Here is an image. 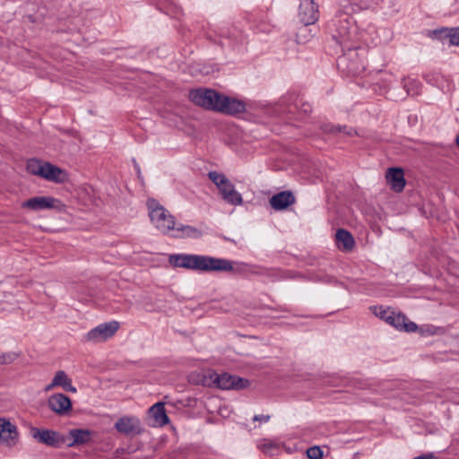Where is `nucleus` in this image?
I'll return each mask as SVG.
<instances>
[{"label": "nucleus", "mask_w": 459, "mask_h": 459, "mask_svg": "<svg viewBox=\"0 0 459 459\" xmlns=\"http://www.w3.org/2000/svg\"><path fill=\"white\" fill-rule=\"evenodd\" d=\"M169 262L176 267L199 272H230L233 270L231 261L206 255H170Z\"/></svg>", "instance_id": "1"}, {"label": "nucleus", "mask_w": 459, "mask_h": 459, "mask_svg": "<svg viewBox=\"0 0 459 459\" xmlns=\"http://www.w3.org/2000/svg\"><path fill=\"white\" fill-rule=\"evenodd\" d=\"M146 205L151 221L155 225L157 230L163 234L171 236L176 227L174 216L153 198H149Z\"/></svg>", "instance_id": "2"}, {"label": "nucleus", "mask_w": 459, "mask_h": 459, "mask_svg": "<svg viewBox=\"0 0 459 459\" xmlns=\"http://www.w3.org/2000/svg\"><path fill=\"white\" fill-rule=\"evenodd\" d=\"M204 378L206 385H210L212 384L222 390H240L246 388L249 384L248 380L229 373L218 374L216 372H209L204 376Z\"/></svg>", "instance_id": "3"}, {"label": "nucleus", "mask_w": 459, "mask_h": 459, "mask_svg": "<svg viewBox=\"0 0 459 459\" xmlns=\"http://www.w3.org/2000/svg\"><path fill=\"white\" fill-rule=\"evenodd\" d=\"M221 94L210 89H196L189 92V100L205 109L217 111Z\"/></svg>", "instance_id": "4"}, {"label": "nucleus", "mask_w": 459, "mask_h": 459, "mask_svg": "<svg viewBox=\"0 0 459 459\" xmlns=\"http://www.w3.org/2000/svg\"><path fill=\"white\" fill-rule=\"evenodd\" d=\"M21 207L30 211H41L55 209L64 211L65 205L58 199L51 196H35L22 203Z\"/></svg>", "instance_id": "5"}, {"label": "nucleus", "mask_w": 459, "mask_h": 459, "mask_svg": "<svg viewBox=\"0 0 459 459\" xmlns=\"http://www.w3.org/2000/svg\"><path fill=\"white\" fill-rule=\"evenodd\" d=\"M30 436L39 443L48 446L60 447L66 443V437L55 430L30 427Z\"/></svg>", "instance_id": "6"}, {"label": "nucleus", "mask_w": 459, "mask_h": 459, "mask_svg": "<svg viewBox=\"0 0 459 459\" xmlns=\"http://www.w3.org/2000/svg\"><path fill=\"white\" fill-rule=\"evenodd\" d=\"M328 28L336 31V34H333V38L339 44H342L348 39L350 33V18L348 14L342 11H338L334 18L328 22Z\"/></svg>", "instance_id": "7"}, {"label": "nucleus", "mask_w": 459, "mask_h": 459, "mask_svg": "<svg viewBox=\"0 0 459 459\" xmlns=\"http://www.w3.org/2000/svg\"><path fill=\"white\" fill-rule=\"evenodd\" d=\"M118 328L119 324L117 321L100 324L86 334V341L92 342H104L112 337Z\"/></svg>", "instance_id": "8"}, {"label": "nucleus", "mask_w": 459, "mask_h": 459, "mask_svg": "<svg viewBox=\"0 0 459 459\" xmlns=\"http://www.w3.org/2000/svg\"><path fill=\"white\" fill-rule=\"evenodd\" d=\"M114 428L124 436L134 437L143 432L140 420L134 416H123L117 420Z\"/></svg>", "instance_id": "9"}, {"label": "nucleus", "mask_w": 459, "mask_h": 459, "mask_svg": "<svg viewBox=\"0 0 459 459\" xmlns=\"http://www.w3.org/2000/svg\"><path fill=\"white\" fill-rule=\"evenodd\" d=\"M299 18L306 25L314 24L318 20V6L314 0H299Z\"/></svg>", "instance_id": "10"}, {"label": "nucleus", "mask_w": 459, "mask_h": 459, "mask_svg": "<svg viewBox=\"0 0 459 459\" xmlns=\"http://www.w3.org/2000/svg\"><path fill=\"white\" fill-rule=\"evenodd\" d=\"M246 110V104L238 100L224 95L220 96L217 111L228 115H237Z\"/></svg>", "instance_id": "11"}, {"label": "nucleus", "mask_w": 459, "mask_h": 459, "mask_svg": "<svg viewBox=\"0 0 459 459\" xmlns=\"http://www.w3.org/2000/svg\"><path fill=\"white\" fill-rule=\"evenodd\" d=\"M48 407L58 415H65L72 410L71 399L64 394H52L48 400Z\"/></svg>", "instance_id": "12"}, {"label": "nucleus", "mask_w": 459, "mask_h": 459, "mask_svg": "<svg viewBox=\"0 0 459 459\" xmlns=\"http://www.w3.org/2000/svg\"><path fill=\"white\" fill-rule=\"evenodd\" d=\"M387 318V324L394 326L399 331H403L406 333H412L418 329V326L415 323L410 321L407 316L400 312H391V316Z\"/></svg>", "instance_id": "13"}, {"label": "nucleus", "mask_w": 459, "mask_h": 459, "mask_svg": "<svg viewBox=\"0 0 459 459\" xmlns=\"http://www.w3.org/2000/svg\"><path fill=\"white\" fill-rule=\"evenodd\" d=\"M0 440L8 446H14L18 440L17 428L4 418H0Z\"/></svg>", "instance_id": "14"}, {"label": "nucleus", "mask_w": 459, "mask_h": 459, "mask_svg": "<svg viewBox=\"0 0 459 459\" xmlns=\"http://www.w3.org/2000/svg\"><path fill=\"white\" fill-rule=\"evenodd\" d=\"M94 432L90 429H72L68 432V437L65 443L68 447H75L90 443L92 439Z\"/></svg>", "instance_id": "15"}, {"label": "nucleus", "mask_w": 459, "mask_h": 459, "mask_svg": "<svg viewBox=\"0 0 459 459\" xmlns=\"http://www.w3.org/2000/svg\"><path fill=\"white\" fill-rule=\"evenodd\" d=\"M385 178L390 185V188L400 193L403 190L406 181L404 178L403 170L401 168H390L387 169Z\"/></svg>", "instance_id": "16"}, {"label": "nucleus", "mask_w": 459, "mask_h": 459, "mask_svg": "<svg viewBox=\"0 0 459 459\" xmlns=\"http://www.w3.org/2000/svg\"><path fill=\"white\" fill-rule=\"evenodd\" d=\"M40 178L48 181L60 183L65 180L66 174L60 168L51 164L50 162L44 161Z\"/></svg>", "instance_id": "17"}, {"label": "nucleus", "mask_w": 459, "mask_h": 459, "mask_svg": "<svg viewBox=\"0 0 459 459\" xmlns=\"http://www.w3.org/2000/svg\"><path fill=\"white\" fill-rule=\"evenodd\" d=\"M269 203L274 210L281 211L293 204L295 203V197L290 191H282L273 195Z\"/></svg>", "instance_id": "18"}, {"label": "nucleus", "mask_w": 459, "mask_h": 459, "mask_svg": "<svg viewBox=\"0 0 459 459\" xmlns=\"http://www.w3.org/2000/svg\"><path fill=\"white\" fill-rule=\"evenodd\" d=\"M219 191L223 200L232 205H240L243 203L241 195L235 190L233 184L230 180L221 185Z\"/></svg>", "instance_id": "19"}, {"label": "nucleus", "mask_w": 459, "mask_h": 459, "mask_svg": "<svg viewBox=\"0 0 459 459\" xmlns=\"http://www.w3.org/2000/svg\"><path fill=\"white\" fill-rule=\"evenodd\" d=\"M336 242L340 248L350 251L354 247L355 241L352 235L346 230L339 229L335 234Z\"/></svg>", "instance_id": "20"}, {"label": "nucleus", "mask_w": 459, "mask_h": 459, "mask_svg": "<svg viewBox=\"0 0 459 459\" xmlns=\"http://www.w3.org/2000/svg\"><path fill=\"white\" fill-rule=\"evenodd\" d=\"M202 231L195 227L178 224L172 231L173 238H200Z\"/></svg>", "instance_id": "21"}, {"label": "nucleus", "mask_w": 459, "mask_h": 459, "mask_svg": "<svg viewBox=\"0 0 459 459\" xmlns=\"http://www.w3.org/2000/svg\"><path fill=\"white\" fill-rule=\"evenodd\" d=\"M434 34L442 40L448 39L451 46H459V28H442L436 30Z\"/></svg>", "instance_id": "22"}, {"label": "nucleus", "mask_w": 459, "mask_h": 459, "mask_svg": "<svg viewBox=\"0 0 459 459\" xmlns=\"http://www.w3.org/2000/svg\"><path fill=\"white\" fill-rule=\"evenodd\" d=\"M52 385L61 386L65 391L75 393L76 388L72 385L71 379L67 377L66 373L63 370H59L56 373Z\"/></svg>", "instance_id": "23"}, {"label": "nucleus", "mask_w": 459, "mask_h": 459, "mask_svg": "<svg viewBox=\"0 0 459 459\" xmlns=\"http://www.w3.org/2000/svg\"><path fill=\"white\" fill-rule=\"evenodd\" d=\"M150 412L154 418L155 421L160 426H164L169 423V420L166 413L165 406L163 403H157L150 408Z\"/></svg>", "instance_id": "24"}, {"label": "nucleus", "mask_w": 459, "mask_h": 459, "mask_svg": "<svg viewBox=\"0 0 459 459\" xmlns=\"http://www.w3.org/2000/svg\"><path fill=\"white\" fill-rule=\"evenodd\" d=\"M354 53H349L347 56H343L342 57H340L338 59V65H346L347 66V70L350 74L355 75V74H359V73L363 72L365 67L363 65V64L361 63V66L359 67V65H356L355 64H351V65H347V61L350 57H351V56L353 55Z\"/></svg>", "instance_id": "25"}, {"label": "nucleus", "mask_w": 459, "mask_h": 459, "mask_svg": "<svg viewBox=\"0 0 459 459\" xmlns=\"http://www.w3.org/2000/svg\"><path fill=\"white\" fill-rule=\"evenodd\" d=\"M314 34L308 25L303 24L300 28H299L296 33V41L298 44H305L308 42Z\"/></svg>", "instance_id": "26"}, {"label": "nucleus", "mask_w": 459, "mask_h": 459, "mask_svg": "<svg viewBox=\"0 0 459 459\" xmlns=\"http://www.w3.org/2000/svg\"><path fill=\"white\" fill-rule=\"evenodd\" d=\"M43 163V160L38 159H30L27 161L26 169L30 174L40 177L42 173Z\"/></svg>", "instance_id": "27"}, {"label": "nucleus", "mask_w": 459, "mask_h": 459, "mask_svg": "<svg viewBox=\"0 0 459 459\" xmlns=\"http://www.w3.org/2000/svg\"><path fill=\"white\" fill-rule=\"evenodd\" d=\"M403 88L406 90L407 93L409 95H417L419 94L420 91V83L411 78H406L403 80Z\"/></svg>", "instance_id": "28"}, {"label": "nucleus", "mask_w": 459, "mask_h": 459, "mask_svg": "<svg viewBox=\"0 0 459 459\" xmlns=\"http://www.w3.org/2000/svg\"><path fill=\"white\" fill-rule=\"evenodd\" d=\"M208 178L214 185H216L218 189L221 187V185L225 184L229 180L225 175L217 171H210L208 173Z\"/></svg>", "instance_id": "29"}, {"label": "nucleus", "mask_w": 459, "mask_h": 459, "mask_svg": "<svg viewBox=\"0 0 459 459\" xmlns=\"http://www.w3.org/2000/svg\"><path fill=\"white\" fill-rule=\"evenodd\" d=\"M370 309L372 310L373 314L377 316V317L381 318L385 322L387 323V318L389 316H391V312H394V310H390L384 308L383 307H371Z\"/></svg>", "instance_id": "30"}, {"label": "nucleus", "mask_w": 459, "mask_h": 459, "mask_svg": "<svg viewBox=\"0 0 459 459\" xmlns=\"http://www.w3.org/2000/svg\"><path fill=\"white\" fill-rule=\"evenodd\" d=\"M307 455L309 459H321L323 451L319 446H312L307 450Z\"/></svg>", "instance_id": "31"}, {"label": "nucleus", "mask_w": 459, "mask_h": 459, "mask_svg": "<svg viewBox=\"0 0 459 459\" xmlns=\"http://www.w3.org/2000/svg\"><path fill=\"white\" fill-rule=\"evenodd\" d=\"M16 358L17 355L15 353H4L0 355V365L12 363L16 359Z\"/></svg>", "instance_id": "32"}, {"label": "nucleus", "mask_w": 459, "mask_h": 459, "mask_svg": "<svg viewBox=\"0 0 459 459\" xmlns=\"http://www.w3.org/2000/svg\"><path fill=\"white\" fill-rule=\"evenodd\" d=\"M295 108H299L300 112L304 113L305 115H307L312 111L311 105L307 102H302L301 100H299V106L298 103H296Z\"/></svg>", "instance_id": "33"}, {"label": "nucleus", "mask_w": 459, "mask_h": 459, "mask_svg": "<svg viewBox=\"0 0 459 459\" xmlns=\"http://www.w3.org/2000/svg\"><path fill=\"white\" fill-rule=\"evenodd\" d=\"M322 129L325 133H327V134H336V133H341V126H338V127H335L332 125H324L322 126Z\"/></svg>", "instance_id": "34"}, {"label": "nucleus", "mask_w": 459, "mask_h": 459, "mask_svg": "<svg viewBox=\"0 0 459 459\" xmlns=\"http://www.w3.org/2000/svg\"><path fill=\"white\" fill-rule=\"evenodd\" d=\"M270 415H255L253 418L254 421L267 422L270 420Z\"/></svg>", "instance_id": "35"}, {"label": "nucleus", "mask_w": 459, "mask_h": 459, "mask_svg": "<svg viewBox=\"0 0 459 459\" xmlns=\"http://www.w3.org/2000/svg\"><path fill=\"white\" fill-rule=\"evenodd\" d=\"M341 132L346 134L347 135L352 136L356 134V132L351 128H347V126L341 127Z\"/></svg>", "instance_id": "36"}, {"label": "nucleus", "mask_w": 459, "mask_h": 459, "mask_svg": "<svg viewBox=\"0 0 459 459\" xmlns=\"http://www.w3.org/2000/svg\"><path fill=\"white\" fill-rule=\"evenodd\" d=\"M414 459H436L433 454H426L420 456L415 457Z\"/></svg>", "instance_id": "37"}, {"label": "nucleus", "mask_w": 459, "mask_h": 459, "mask_svg": "<svg viewBox=\"0 0 459 459\" xmlns=\"http://www.w3.org/2000/svg\"><path fill=\"white\" fill-rule=\"evenodd\" d=\"M56 385H52V383L50 385H48V386H46L45 390L46 391H49L51 390L53 387H55Z\"/></svg>", "instance_id": "38"}, {"label": "nucleus", "mask_w": 459, "mask_h": 459, "mask_svg": "<svg viewBox=\"0 0 459 459\" xmlns=\"http://www.w3.org/2000/svg\"><path fill=\"white\" fill-rule=\"evenodd\" d=\"M455 142H456L457 145L459 146V134L456 136Z\"/></svg>", "instance_id": "39"}]
</instances>
